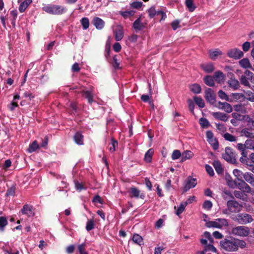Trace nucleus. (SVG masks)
Masks as SVG:
<instances>
[{
	"mask_svg": "<svg viewBox=\"0 0 254 254\" xmlns=\"http://www.w3.org/2000/svg\"><path fill=\"white\" fill-rule=\"evenodd\" d=\"M199 122L200 125L203 128H206L210 125V124H209L208 121L205 118H200L199 119Z\"/></svg>",
	"mask_w": 254,
	"mask_h": 254,
	"instance_id": "51",
	"label": "nucleus"
},
{
	"mask_svg": "<svg viewBox=\"0 0 254 254\" xmlns=\"http://www.w3.org/2000/svg\"><path fill=\"white\" fill-rule=\"evenodd\" d=\"M214 77L216 81L221 83L224 80L225 75L222 71H217L214 73Z\"/></svg>",
	"mask_w": 254,
	"mask_h": 254,
	"instance_id": "27",
	"label": "nucleus"
},
{
	"mask_svg": "<svg viewBox=\"0 0 254 254\" xmlns=\"http://www.w3.org/2000/svg\"><path fill=\"white\" fill-rule=\"evenodd\" d=\"M154 149L153 148H150L145 153L144 156V161L146 163H151L152 159V156L154 154Z\"/></svg>",
	"mask_w": 254,
	"mask_h": 254,
	"instance_id": "20",
	"label": "nucleus"
},
{
	"mask_svg": "<svg viewBox=\"0 0 254 254\" xmlns=\"http://www.w3.org/2000/svg\"><path fill=\"white\" fill-rule=\"evenodd\" d=\"M193 1L194 0H185V4L190 12L193 11L196 8Z\"/></svg>",
	"mask_w": 254,
	"mask_h": 254,
	"instance_id": "30",
	"label": "nucleus"
},
{
	"mask_svg": "<svg viewBox=\"0 0 254 254\" xmlns=\"http://www.w3.org/2000/svg\"><path fill=\"white\" fill-rule=\"evenodd\" d=\"M218 104V108L219 109L224 111L227 113H230L233 111V108L232 106L227 102H221L219 101Z\"/></svg>",
	"mask_w": 254,
	"mask_h": 254,
	"instance_id": "15",
	"label": "nucleus"
},
{
	"mask_svg": "<svg viewBox=\"0 0 254 254\" xmlns=\"http://www.w3.org/2000/svg\"><path fill=\"white\" fill-rule=\"evenodd\" d=\"M81 25L84 30H86L89 26V20L87 17H83L80 20Z\"/></svg>",
	"mask_w": 254,
	"mask_h": 254,
	"instance_id": "46",
	"label": "nucleus"
},
{
	"mask_svg": "<svg viewBox=\"0 0 254 254\" xmlns=\"http://www.w3.org/2000/svg\"><path fill=\"white\" fill-rule=\"evenodd\" d=\"M190 90L195 94H198L201 92V88L198 84H193L190 86Z\"/></svg>",
	"mask_w": 254,
	"mask_h": 254,
	"instance_id": "37",
	"label": "nucleus"
},
{
	"mask_svg": "<svg viewBox=\"0 0 254 254\" xmlns=\"http://www.w3.org/2000/svg\"><path fill=\"white\" fill-rule=\"evenodd\" d=\"M250 230L249 227L244 226H238L232 229V234L240 237H245L250 234Z\"/></svg>",
	"mask_w": 254,
	"mask_h": 254,
	"instance_id": "4",
	"label": "nucleus"
},
{
	"mask_svg": "<svg viewBox=\"0 0 254 254\" xmlns=\"http://www.w3.org/2000/svg\"><path fill=\"white\" fill-rule=\"evenodd\" d=\"M78 250L80 254H88V253L85 251V243H83L79 245L77 247Z\"/></svg>",
	"mask_w": 254,
	"mask_h": 254,
	"instance_id": "54",
	"label": "nucleus"
},
{
	"mask_svg": "<svg viewBox=\"0 0 254 254\" xmlns=\"http://www.w3.org/2000/svg\"><path fill=\"white\" fill-rule=\"evenodd\" d=\"M32 2V0H25L22 2L19 6V10L20 12H23L28 6Z\"/></svg>",
	"mask_w": 254,
	"mask_h": 254,
	"instance_id": "29",
	"label": "nucleus"
},
{
	"mask_svg": "<svg viewBox=\"0 0 254 254\" xmlns=\"http://www.w3.org/2000/svg\"><path fill=\"white\" fill-rule=\"evenodd\" d=\"M40 148L39 145L38 144L37 141L35 140L32 143H30L29 147L27 149V151L29 153H32L35 151L37 149Z\"/></svg>",
	"mask_w": 254,
	"mask_h": 254,
	"instance_id": "32",
	"label": "nucleus"
},
{
	"mask_svg": "<svg viewBox=\"0 0 254 254\" xmlns=\"http://www.w3.org/2000/svg\"><path fill=\"white\" fill-rule=\"evenodd\" d=\"M222 156L227 162L234 163L236 161L234 154L230 147H227L225 148V153L223 154Z\"/></svg>",
	"mask_w": 254,
	"mask_h": 254,
	"instance_id": "9",
	"label": "nucleus"
},
{
	"mask_svg": "<svg viewBox=\"0 0 254 254\" xmlns=\"http://www.w3.org/2000/svg\"><path fill=\"white\" fill-rule=\"evenodd\" d=\"M253 83H254V74L250 70H246L245 75Z\"/></svg>",
	"mask_w": 254,
	"mask_h": 254,
	"instance_id": "55",
	"label": "nucleus"
},
{
	"mask_svg": "<svg viewBox=\"0 0 254 254\" xmlns=\"http://www.w3.org/2000/svg\"><path fill=\"white\" fill-rule=\"evenodd\" d=\"M133 242L139 246L143 245L144 242L142 237L138 234H134L132 238Z\"/></svg>",
	"mask_w": 254,
	"mask_h": 254,
	"instance_id": "25",
	"label": "nucleus"
},
{
	"mask_svg": "<svg viewBox=\"0 0 254 254\" xmlns=\"http://www.w3.org/2000/svg\"><path fill=\"white\" fill-rule=\"evenodd\" d=\"M241 133L243 135L247 137L252 138L254 137L253 133L250 132L248 128H244L242 130Z\"/></svg>",
	"mask_w": 254,
	"mask_h": 254,
	"instance_id": "56",
	"label": "nucleus"
},
{
	"mask_svg": "<svg viewBox=\"0 0 254 254\" xmlns=\"http://www.w3.org/2000/svg\"><path fill=\"white\" fill-rule=\"evenodd\" d=\"M212 115L216 119L224 122H226L228 119V117L226 114L219 112H213L212 113Z\"/></svg>",
	"mask_w": 254,
	"mask_h": 254,
	"instance_id": "19",
	"label": "nucleus"
},
{
	"mask_svg": "<svg viewBox=\"0 0 254 254\" xmlns=\"http://www.w3.org/2000/svg\"><path fill=\"white\" fill-rule=\"evenodd\" d=\"M236 188L242 190L244 192H246L249 185L244 180L240 179H237L235 180Z\"/></svg>",
	"mask_w": 254,
	"mask_h": 254,
	"instance_id": "17",
	"label": "nucleus"
},
{
	"mask_svg": "<svg viewBox=\"0 0 254 254\" xmlns=\"http://www.w3.org/2000/svg\"><path fill=\"white\" fill-rule=\"evenodd\" d=\"M208 53L209 58L213 61L216 60L219 56H221L223 54L222 52L218 49L209 50Z\"/></svg>",
	"mask_w": 254,
	"mask_h": 254,
	"instance_id": "16",
	"label": "nucleus"
},
{
	"mask_svg": "<svg viewBox=\"0 0 254 254\" xmlns=\"http://www.w3.org/2000/svg\"><path fill=\"white\" fill-rule=\"evenodd\" d=\"M237 148L241 151L242 157L240 158V161L242 162H246V160L248 159V152L246 151L245 144L238 143Z\"/></svg>",
	"mask_w": 254,
	"mask_h": 254,
	"instance_id": "12",
	"label": "nucleus"
},
{
	"mask_svg": "<svg viewBox=\"0 0 254 254\" xmlns=\"http://www.w3.org/2000/svg\"><path fill=\"white\" fill-rule=\"evenodd\" d=\"M245 146L246 149L253 150L254 149V140L252 139H247L246 140Z\"/></svg>",
	"mask_w": 254,
	"mask_h": 254,
	"instance_id": "48",
	"label": "nucleus"
},
{
	"mask_svg": "<svg viewBox=\"0 0 254 254\" xmlns=\"http://www.w3.org/2000/svg\"><path fill=\"white\" fill-rule=\"evenodd\" d=\"M228 210L231 212H239L242 209V205L235 200H230L227 203Z\"/></svg>",
	"mask_w": 254,
	"mask_h": 254,
	"instance_id": "6",
	"label": "nucleus"
},
{
	"mask_svg": "<svg viewBox=\"0 0 254 254\" xmlns=\"http://www.w3.org/2000/svg\"><path fill=\"white\" fill-rule=\"evenodd\" d=\"M235 238H230L225 239L220 242L221 247L229 252H234L237 250V245L235 242Z\"/></svg>",
	"mask_w": 254,
	"mask_h": 254,
	"instance_id": "2",
	"label": "nucleus"
},
{
	"mask_svg": "<svg viewBox=\"0 0 254 254\" xmlns=\"http://www.w3.org/2000/svg\"><path fill=\"white\" fill-rule=\"evenodd\" d=\"M206 135L207 141L214 150H217L219 148V143L217 139L214 136L213 132L211 130H207Z\"/></svg>",
	"mask_w": 254,
	"mask_h": 254,
	"instance_id": "7",
	"label": "nucleus"
},
{
	"mask_svg": "<svg viewBox=\"0 0 254 254\" xmlns=\"http://www.w3.org/2000/svg\"><path fill=\"white\" fill-rule=\"evenodd\" d=\"M225 179L228 186L232 189L236 188L235 180L233 181L230 175H226Z\"/></svg>",
	"mask_w": 254,
	"mask_h": 254,
	"instance_id": "41",
	"label": "nucleus"
},
{
	"mask_svg": "<svg viewBox=\"0 0 254 254\" xmlns=\"http://www.w3.org/2000/svg\"><path fill=\"white\" fill-rule=\"evenodd\" d=\"M93 23L97 29L101 30L104 26V21L99 17H95L93 20Z\"/></svg>",
	"mask_w": 254,
	"mask_h": 254,
	"instance_id": "21",
	"label": "nucleus"
},
{
	"mask_svg": "<svg viewBox=\"0 0 254 254\" xmlns=\"http://www.w3.org/2000/svg\"><path fill=\"white\" fill-rule=\"evenodd\" d=\"M223 137L224 138V139L227 140L230 142H235L237 140V137L234 136L233 135L226 132L223 135Z\"/></svg>",
	"mask_w": 254,
	"mask_h": 254,
	"instance_id": "39",
	"label": "nucleus"
},
{
	"mask_svg": "<svg viewBox=\"0 0 254 254\" xmlns=\"http://www.w3.org/2000/svg\"><path fill=\"white\" fill-rule=\"evenodd\" d=\"M228 84L229 86L233 88L234 90H237L240 87L239 81L234 78H231L228 80Z\"/></svg>",
	"mask_w": 254,
	"mask_h": 254,
	"instance_id": "24",
	"label": "nucleus"
},
{
	"mask_svg": "<svg viewBox=\"0 0 254 254\" xmlns=\"http://www.w3.org/2000/svg\"><path fill=\"white\" fill-rule=\"evenodd\" d=\"M182 157V154L179 150H175L173 151L171 158L172 160H175Z\"/></svg>",
	"mask_w": 254,
	"mask_h": 254,
	"instance_id": "52",
	"label": "nucleus"
},
{
	"mask_svg": "<svg viewBox=\"0 0 254 254\" xmlns=\"http://www.w3.org/2000/svg\"><path fill=\"white\" fill-rule=\"evenodd\" d=\"M234 219L240 224H247L254 220L252 216L248 213H238Z\"/></svg>",
	"mask_w": 254,
	"mask_h": 254,
	"instance_id": "5",
	"label": "nucleus"
},
{
	"mask_svg": "<svg viewBox=\"0 0 254 254\" xmlns=\"http://www.w3.org/2000/svg\"><path fill=\"white\" fill-rule=\"evenodd\" d=\"M218 95L219 97L222 100H225L227 101H229V98L228 96L224 91H222V90H220L218 91Z\"/></svg>",
	"mask_w": 254,
	"mask_h": 254,
	"instance_id": "50",
	"label": "nucleus"
},
{
	"mask_svg": "<svg viewBox=\"0 0 254 254\" xmlns=\"http://www.w3.org/2000/svg\"><path fill=\"white\" fill-rule=\"evenodd\" d=\"M200 67L206 73H211L215 69L214 64L211 62L202 64Z\"/></svg>",
	"mask_w": 254,
	"mask_h": 254,
	"instance_id": "18",
	"label": "nucleus"
},
{
	"mask_svg": "<svg viewBox=\"0 0 254 254\" xmlns=\"http://www.w3.org/2000/svg\"><path fill=\"white\" fill-rule=\"evenodd\" d=\"M83 135L80 132H77L73 136L74 141L75 142L79 145L83 144Z\"/></svg>",
	"mask_w": 254,
	"mask_h": 254,
	"instance_id": "22",
	"label": "nucleus"
},
{
	"mask_svg": "<svg viewBox=\"0 0 254 254\" xmlns=\"http://www.w3.org/2000/svg\"><path fill=\"white\" fill-rule=\"evenodd\" d=\"M235 242L236 243V245H237V250L239 247L244 248L246 246V242L243 240H240L238 239H235Z\"/></svg>",
	"mask_w": 254,
	"mask_h": 254,
	"instance_id": "60",
	"label": "nucleus"
},
{
	"mask_svg": "<svg viewBox=\"0 0 254 254\" xmlns=\"http://www.w3.org/2000/svg\"><path fill=\"white\" fill-rule=\"evenodd\" d=\"M164 225V220L160 218L159 219L155 224V227L156 228L159 229L162 228Z\"/></svg>",
	"mask_w": 254,
	"mask_h": 254,
	"instance_id": "59",
	"label": "nucleus"
},
{
	"mask_svg": "<svg viewBox=\"0 0 254 254\" xmlns=\"http://www.w3.org/2000/svg\"><path fill=\"white\" fill-rule=\"evenodd\" d=\"M193 156V153L190 150H186L182 154L181 162H184L188 159H190Z\"/></svg>",
	"mask_w": 254,
	"mask_h": 254,
	"instance_id": "26",
	"label": "nucleus"
},
{
	"mask_svg": "<svg viewBox=\"0 0 254 254\" xmlns=\"http://www.w3.org/2000/svg\"><path fill=\"white\" fill-rule=\"evenodd\" d=\"M205 83L209 86H213L214 82L213 77L210 75H207L204 78Z\"/></svg>",
	"mask_w": 254,
	"mask_h": 254,
	"instance_id": "42",
	"label": "nucleus"
},
{
	"mask_svg": "<svg viewBox=\"0 0 254 254\" xmlns=\"http://www.w3.org/2000/svg\"><path fill=\"white\" fill-rule=\"evenodd\" d=\"M92 91H85L83 92V96L87 99L89 103L91 104L93 102V96Z\"/></svg>",
	"mask_w": 254,
	"mask_h": 254,
	"instance_id": "35",
	"label": "nucleus"
},
{
	"mask_svg": "<svg viewBox=\"0 0 254 254\" xmlns=\"http://www.w3.org/2000/svg\"><path fill=\"white\" fill-rule=\"evenodd\" d=\"M206 226L208 228L222 229L228 226V222L227 219L224 218H217L214 221L207 222Z\"/></svg>",
	"mask_w": 254,
	"mask_h": 254,
	"instance_id": "3",
	"label": "nucleus"
},
{
	"mask_svg": "<svg viewBox=\"0 0 254 254\" xmlns=\"http://www.w3.org/2000/svg\"><path fill=\"white\" fill-rule=\"evenodd\" d=\"M249 79L245 75H242L240 78L241 84L245 86L250 87V84L249 82Z\"/></svg>",
	"mask_w": 254,
	"mask_h": 254,
	"instance_id": "49",
	"label": "nucleus"
},
{
	"mask_svg": "<svg viewBox=\"0 0 254 254\" xmlns=\"http://www.w3.org/2000/svg\"><path fill=\"white\" fill-rule=\"evenodd\" d=\"M197 184L196 180L189 176L183 184V191L187 192L190 189L194 188Z\"/></svg>",
	"mask_w": 254,
	"mask_h": 254,
	"instance_id": "8",
	"label": "nucleus"
},
{
	"mask_svg": "<svg viewBox=\"0 0 254 254\" xmlns=\"http://www.w3.org/2000/svg\"><path fill=\"white\" fill-rule=\"evenodd\" d=\"M242 163L245 164L248 167H249V170L252 171L253 173H254V164L250 163L249 158L246 160V162H242Z\"/></svg>",
	"mask_w": 254,
	"mask_h": 254,
	"instance_id": "63",
	"label": "nucleus"
},
{
	"mask_svg": "<svg viewBox=\"0 0 254 254\" xmlns=\"http://www.w3.org/2000/svg\"><path fill=\"white\" fill-rule=\"evenodd\" d=\"M204 97L205 99L211 104H213L215 101V94L211 88L205 90Z\"/></svg>",
	"mask_w": 254,
	"mask_h": 254,
	"instance_id": "13",
	"label": "nucleus"
},
{
	"mask_svg": "<svg viewBox=\"0 0 254 254\" xmlns=\"http://www.w3.org/2000/svg\"><path fill=\"white\" fill-rule=\"evenodd\" d=\"M149 16L150 18H153L155 15H158L159 11H156L154 7H150L148 10Z\"/></svg>",
	"mask_w": 254,
	"mask_h": 254,
	"instance_id": "53",
	"label": "nucleus"
},
{
	"mask_svg": "<svg viewBox=\"0 0 254 254\" xmlns=\"http://www.w3.org/2000/svg\"><path fill=\"white\" fill-rule=\"evenodd\" d=\"M245 180L254 187V175L249 172H246L243 175Z\"/></svg>",
	"mask_w": 254,
	"mask_h": 254,
	"instance_id": "23",
	"label": "nucleus"
},
{
	"mask_svg": "<svg viewBox=\"0 0 254 254\" xmlns=\"http://www.w3.org/2000/svg\"><path fill=\"white\" fill-rule=\"evenodd\" d=\"M213 166L218 174H221L223 172V168L221 163L217 160H215L213 163Z\"/></svg>",
	"mask_w": 254,
	"mask_h": 254,
	"instance_id": "28",
	"label": "nucleus"
},
{
	"mask_svg": "<svg viewBox=\"0 0 254 254\" xmlns=\"http://www.w3.org/2000/svg\"><path fill=\"white\" fill-rule=\"evenodd\" d=\"M211 251L212 252H216V249L214 247V246L213 245H212L211 244L206 245L204 247V250L200 252H199V254H205V253L207 251Z\"/></svg>",
	"mask_w": 254,
	"mask_h": 254,
	"instance_id": "40",
	"label": "nucleus"
},
{
	"mask_svg": "<svg viewBox=\"0 0 254 254\" xmlns=\"http://www.w3.org/2000/svg\"><path fill=\"white\" fill-rule=\"evenodd\" d=\"M194 101L196 104L200 108H203L205 106V103L203 100L197 96H195L193 98Z\"/></svg>",
	"mask_w": 254,
	"mask_h": 254,
	"instance_id": "44",
	"label": "nucleus"
},
{
	"mask_svg": "<svg viewBox=\"0 0 254 254\" xmlns=\"http://www.w3.org/2000/svg\"><path fill=\"white\" fill-rule=\"evenodd\" d=\"M187 206L186 203L184 202H182L178 207L176 211L177 215L179 216L185 210L186 207Z\"/></svg>",
	"mask_w": 254,
	"mask_h": 254,
	"instance_id": "45",
	"label": "nucleus"
},
{
	"mask_svg": "<svg viewBox=\"0 0 254 254\" xmlns=\"http://www.w3.org/2000/svg\"><path fill=\"white\" fill-rule=\"evenodd\" d=\"M115 39L116 41H119L121 40L124 37V32L123 30L118 29L115 32Z\"/></svg>",
	"mask_w": 254,
	"mask_h": 254,
	"instance_id": "47",
	"label": "nucleus"
},
{
	"mask_svg": "<svg viewBox=\"0 0 254 254\" xmlns=\"http://www.w3.org/2000/svg\"><path fill=\"white\" fill-rule=\"evenodd\" d=\"M8 224V221L6 217H0V231L3 232L5 226Z\"/></svg>",
	"mask_w": 254,
	"mask_h": 254,
	"instance_id": "38",
	"label": "nucleus"
},
{
	"mask_svg": "<svg viewBox=\"0 0 254 254\" xmlns=\"http://www.w3.org/2000/svg\"><path fill=\"white\" fill-rule=\"evenodd\" d=\"M94 227V223L93 220L91 219L87 221L86 226V229L89 231L92 230Z\"/></svg>",
	"mask_w": 254,
	"mask_h": 254,
	"instance_id": "57",
	"label": "nucleus"
},
{
	"mask_svg": "<svg viewBox=\"0 0 254 254\" xmlns=\"http://www.w3.org/2000/svg\"><path fill=\"white\" fill-rule=\"evenodd\" d=\"M118 145V142L114 140V139H112L111 140V146H109V150L111 152H113L116 150V147Z\"/></svg>",
	"mask_w": 254,
	"mask_h": 254,
	"instance_id": "58",
	"label": "nucleus"
},
{
	"mask_svg": "<svg viewBox=\"0 0 254 254\" xmlns=\"http://www.w3.org/2000/svg\"><path fill=\"white\" fill-rule=\"evenodd\" d=\"M231 97L237 101H242L245 99V95L240 93H233L231 94Z\"/></svg>",
	"mask_w": 254,
	"mask_h": 254,
	"instance_id": "43",
	"label": "nucleus"
},
{
	"mask_svg": "<svg viewBox=\"0 0 254 254\" xmlns=\"http://www.w3.org/2000/svg\"><path fill=\"white\" fill-rule=\"evenodd\" d=\"M227 55L229 58L240 59L244 56L243 52L237 48L230 49L228 51Z\"/></svg>",
	"mask_w": 254,
	"mask_h": 254,
	"instance_id": "11",
	"label": "nucleus"
},
{
	"mask_svg": "<svg viewBox=\"0 0 254 254\" xmlns=\"http://www.w3.org/2000/svg\"><path fill=\"white\" fill-rule=\"evenodd\" d=\"M43 9L45 12L54 15L62 14L67 10L65 7L55 4H48L43 7Z\"/></svg>",
	"mask_w": 254,
	"mask_h": 254,
	"instance_id": "1",
	"label": "nucleus"
},
{
	"mask_svg": "<svg viewBox=\"0 0 254 254\" xmlns=\"http://www.w3.org/2000/svg\"><path fill=\"white\" fill-rule=\"evenodd\" d=\"M233 173L234 175L237 177V179L242 178V176L243 177V175L244 174L241 171L237 169H234Z\"/></svg>",
	"mask_w": 254,
	"mask_h": 254,
	"instance_id": "62",
	"label": "nucleus"
},
{
	"mask_svg": "<svg viewBox=\"0 0 254 254\" xmlns=\"http://www.w3.org/2000/svg\"><path fill=\"white\" fill-rule=\"evenodd\" d=\"M239 64L243 68H252L251 64L248 59L244 58L239 61Z\"/></svg>",
	"mask_w": 254,
	"mask_h": 254,
	"instance_id": "36",
	"label": "nucleus"
},
{
	"mask_svg": "<svg viewBox=\"0 0 254 254\" xmlns=\"http://www.w3.org/2000/svg\"><path fill=\"white\" fill-rule=\"evenodd\" d=\"M130 197L144 199L145 196L143 193L140 194V191L134 187H131L129 191Z\"/></svg>",
	"mask_w": 254,
	"mask_h": 254,
	"instance_id": "14",
	"label": "nucleus"
},
{
	"mask_svg": "<svg viewBox=\"0 0 254 254\" xmlns=\"http://www.w3.org/2000/svg\"><path fill=\"white\" fill-rule=\"evenodd\" d=\"M212 206V202L209 200H206L203 204V207L205 209L210 210Z\"/></svg>",
	"mask_w": 254,
	"mask_h": 254,
	"instance_id": "64",
	"label": "nucleus"
},
{
	"mask_svg": "<svg viewBox=\"0 0 254 254\" xmlns=\"http://www.w3.org/2000/svg\"><path fill=\"white\" fill-rule=\"evenodd\" d=\"M143 3L141 1H133L131 2L130 5L132 8H139L142 6Z\"/></svg>",
	"mask_w": 254,
	"mask_h": 254,
	"instance_id": "61",
	"label": "nucleus"
},
{
	"mask_svg": "<svg viewBox=\"0 0 254 254\" xmlns=\"http://www.w3.org/2000/svg\"><path fill=\"white\" fill-rule=\"evenodd\" d=\"M135 13V11L133 10L128 11H120L119 14L121 15L125 19H127L133 16Z\"/></svg>",
	"mask_w": 254,
	"mask_h": 254,
	"instance_id": "34",
	"label": "nucleus"
},
{
	"mask_svg": "<svg viewBox=\"0 0 254 254\" xmlns=\"http://www.w3.org/2000/svg\"><path fill=\"white\" fill-rule=\"evenodd\" d=\"M35 209L29 204H25L23 206L22 208L20 210V213L23 215H25L28 217H33L35 215Z\"/></svg>",
	"mask_w": 254,
	"mask_h": 254,
	"instance_id": "10",
	"label": "nucleus"
},
{
	"mask_svg": "<svg viewBox=\"0 0 254 254\" xmlns=\"http://www.w3.org/2000/svg\"><path fill=\"white\" fill-rule=\"evenodd\" d=\"M133 27L135 30L140 31L143 28V23L140 18H137L133 23Z\"/></svg>",
	"mask_w": 254,
	"mask_h": 254,
	"instance_id": "31",
	"label": "nucleus"
},
{
	"mask_svg": "<svg viewBox=\"0 0 254 254\" xmlns=\"http://www.w3.org/2000/svg\"><path fill=\"white\" fill-rule=\"evenodd\" d=\"M234 111L237 112H239L242 114H246L247 113V110L245 106L242 104H238L235 105L233 107Z\"/></svg>",
	"mask_w": 254,
	"mask_h": 254,
	"instance_id": "33",
	"label": "nucleus"
}]
</instances>
